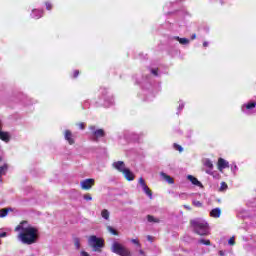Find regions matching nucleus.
I'll return each instance as SVG.
<instances>
[{"instance_id": "obj_1", "label": "nucleus", "mask_w": 256, "mask_h": 256, "mask_svg": "<svg viewBox=\"0 0 256 256\" xmlns=\"http://www.w3.org/2000/svg\"><path fill=\"white\" fill-rule=\"evenodd\" d=\"M15 231L19 232L17 239L23 245H34L39 240V228L29 224L27 221L20 222V225L16 226Z\"/></svg>"}, {"instance_id": "obj_2", "label": "nucleus", "mask_w": 256, "mask_h": 256, "mask_svg": "<svg viewBox=\"0 0 256 256\" xmlns=\"http://www.w3.org/2000/svg\"><path fill=\"white\" fill-rule=\"evenodd\" d=\"M191 225L197 233V235H209V225L207 222L203 219H194L191 221Z\"/></svg>"}, {"instance_id": "obj_3", "label": "nucleus", "mask_w": 256, "mask_h": 256, "mask_svg": "<svg viewBox=\"0 0 256 256\" xmlns=\"http://www.w3.org/2000/svg\"><path fill=\"white\" fill-rule=\"evenodd\" d=\"M88 245L93 248V251H101L105 247V242L102 238L92 235L88 238Z\"/></svg>"}, {"instance_id": "obj_4", "label": "nucleus", "mask_w": 256, "mask_h": 256, "mask_svg": "<svg viewBox=\"0 0 256 256\" xmlns=\"http://www.w3.org/2000/svg\"><path fill=\"white\" fill-rule=\"evenodd\" d=\"M112 253L120 256H131V251L127 249V247L123 246V244L119 242H113L111 246Z\"/></svg>"}, {"instance_id": "obj_5", "label": "nucleus", "mask_w": 256, "mask_h": 256, "mask_svg": "<svg viewBox=\"0 0 256 256\" xmlns=\"http://www.w3.org/2000/svg\"><path fill=\"white\" fill-rule=\"evenodd\" d=\"M94 185H95V179L93 178H88L80 182V187L84 191H89V189H91Z\"/></svg>"}, {"instance_id": "obj_6", "label": "nucleus", "mask_w": 256, "mask_h": 256, "mask_svg": "<svg viewBox=\"0 0 256 256\" xmlns=\"http://www.w3.org/2000/svg\"><path fill=\"white\" fill-rule=\"evenodd\" d=\"M112 166L120 173H124L128 169L127 167H125V162L123 161L114 162Z\"/></svg>"}, {"instance_id": "obj_7", "label": "nucleus", "mask_w": 256, "mask_h": 256, "mask_svg": "<svg viewBox=\"0 0 256 256\" xmlns=\"http://www.w3.org/2000/svg\"><path fill=\"white\" fill-rule=\"evenodd\" d=\"M89 129H90V131H92V133H93L94 137H96V139L105 137V131L103 129L95 130V126H90Z\"/></svg>"}, {"instance_id": "obj_8", "label": "nucleus", "mask_w": 256, "mask_h": 256, "mask_svg": "<svg viewBox=\"0 0 256 256\" xmlns=\"http://www.w3.org/2000/svg\"><path fill=\"white\" fill-rule=\"evenodd\" d=\"M3 128V124H0V139L2 141H5V143H9L11 136L9 135V132H3L1 129Z\"/></svg>"}, {"instance_id": "obj_9", "label": "nucleus", "mask_w": 256, "mask_h": 256, "mask_svg": "<svg viewBox=\"0 0 256 256\" xmlns=\"http://www.w3.org/2000/svg\"><path fill=\"white\" fill-rule=\"evenodd\" d=\"M65 140L68 141L69 145H73L75 140L73 139V133L70 130H65L64 132Z\"/></svg>"}, {"instance_id": "obj_10", "label": "nucleus", "mask_w": 256, "mask_h": 256, "mask_svg": "<svg viewBox=\"0 0 256 256\" xmlns=\"http://www.w3.org/2000/svg\"><path fill=\"white\" fill-rule=\"evenodd\" d=\"M227 168H229V162H227L223 158H219V160H218V169H219V171H223V169H227Z\"/></svg>"}, {"instance_id": "obj_11", "label": "nucleus", "mask_w": 256, "mask_h": 256, "mask_svg": "<svg viewBox=\"0 0 256 256\" xmlns=\"http://www.w3.org/2000/svg\"><path fill=\"white\" fill-rule=\"evenodd\" d=\"M125 179H127V181H133L135 179V174H133V172H131V170H129V168H127L125 170V172H122Z\"/></svg>"}, {"instance_id": "obj_12", "label": "nucleus", "mask_w": 256, "mask_h": 256, "mask_svg": "<svg viewBox=\"0 0 256 256\" xmlns=\"http://www.w3.org/2000/svg\"><path fill=\"white\" fill-rule=\"evenodd\" d=\"M210 217L214 219H219L221 217V208H214L210 211Z\"/></svg>"}, {"instance_id": "obj_13", "label": "nucleus", "mask_w": 256, "mask_h": 256, "mask_svg": "<svg viewBox=\"0 0 256 256\" xmlns=\"http://www.w3.org/2000/svg\"><path fill=\"white\" fill-rule=\"evenodd\" d=\"M31 17L32 19H41L43 17V11L34 9L32 10Z\"/></svg>"}, {"instance_id": "obj_14", "label": "nucleus", "mask_w": 256, "mask_h": 256, "mask_svg": "<svg viewBox=\"0 0 256 256\" xmlns=\"http://www.w3.org/2000/svg\"><path fill=\"white\" fill-rule=\"evenodd\" d=\"M160 176L162 177V179H164L166 183H169V185H173V183H175L171 176L167 175L165 172H161Z\"/></svg>"}, {"instance_id": "obj_15", "label": "nucleus", "mask_w": 256, "mask_h": 256, "mask_svg": "<svg viewBox=\"0 0 256 256\" xmlns=\"http://www.w3.org/2000/svg\"><path fill=\"white\" fill-rule=\"evenodd\" d=\"M187 179L190 180V182L192 183V185H196L197 187H203V185L199 182V180L197 178H195V176L193 175H188Z\"/></svg>"}, {"instance_id": "obj_16", "label": "nucleus", "mask_w": 256, "mask_h": 256, "mask_svg": "<svg viewBox=\"0 0 256 256\" xmlns=\"http://www.w3.org/2000/svg\"><path fill=\"white\" fill-rule=\"evenodd\" d=\"M204 165L208 168V170H206V173H208V175H211V171H213V162H211V160L209 159H206L204 161Z\"/></svg>"}, {"instance_id": "obj_17", "label": "nucleus", "mask_w": 256, "mask_h": 256, "mask_svg": "<svg viewBox=\"0 0 256 256\" xmlns=\"http://www.w3.org/2000/svg\"><path fill=\"white\" fill-rule=\"evenodd\" d=\"M255 107H256V103L255 102H250V103L245 104V105L242 106V111H243V113H245V108L246 109H255Z\"/></svg>"}, {"instance_id": "obj_18", "label": "nucleus", "mask_w": 256, "mask_h": 256, "mask_svg": "<svg viewBox=\"0 0 256 256\" xmlns=\"http://www.w3.org/2000/svg\"><path fill=\"white\" fill-rule=\"evenodd\" d=\"M110 215H111V213H110L109 210H107V209H103V210L101 211V217H102L103 219H105L106 221H109Z\"/></svg>"}, {"instance_id": "obj_19", "label": "nucleus", "mask_w": 256, "mask_h": 256, "mask_svg": "<svg viewBox=\"0 0 256 256\" xmlns=\"http://www.w3.org/2000/svg\"><path fill=\"white\" fill-rule=\"evenodd\" d=\"M144 193H146L149 199H153V193L150 191L149 186H142Z\"/></svg>"}, {"instance_id": "obj_20", "label": "nucleus", "mask_w": 256, "mask_h": 256, "mask_svg": "<svg viewBox=\"0 0 256 256\" xmlns=\"http://www.w3.org/2000/svg\"><path fill=\"white\" fill-rule=\"evenodd\" d=\"M198 245H211V241L209 239L201 238L198 240Z\"/></svg>"}, {"instance_id": "obj_21", "label": "nucleus", "mask_w": 256, "mask_h": 256, "mask_svg": "<svg viewBox=\"0 0 256 256\" xmlns=\"http://www.w3.org/2000/svg\"><path fill=\"white\" fill-rule=\"evenodd\" d=\"M9 169V166L7 164H4L0 167V177L2 175H5V173H7V170Z\"/></svg>"}, {"instance_id": "obj_22", "label": "nucleus", "mask_w": 256, "mask_h": 256, "mask_svg": "<svg viewBox=\"0 0 256 256\" xmlns=\"http://www.w3.org/2000/svg\"><path fill=\"white\" fill-rule=\"evenodd\" d=\"M147 221H148L149 223H159V222H160V220H159L158 218H155V217L152 216V215H148V216H147Z\"/></svg>"}, {"instance_id": "obj_23", "label": "nucleus", "mask_w": 256, "mask_h": 256, "mask_svg": "<svg viewBox=\"0 0 256 256\" xmlns=\"http://www.w3.org/2000/svg\"><path fill=\"white\" fill-rule=\"evenodd\" d=\"M177 41H179V43L181 45H189V39L187 38H180V37H176Z\"/></svg>"}, {"instance_id": "obj_24", "label": "nucleus", "mask_w": 256, "mask_h": 256, "mask_svg": "<svg viewBox=\"0 0 256 256\" xmlns=\"http://www.w3.org/2000/svg\"><path fill=\"white\" fill-rule=\"evenodd\" d=\"M9 214V209L5 208V209H1L0 210V217H7V215Z\"/></svg>"}, {"instance_id": "obj_25", "label": "nucleus", "mask_w": 256, "mask_h": 256, "mask_svg": "<svg viewBox=\"0 0 256 256\" xmlns=\"http://www.w3.org/2000/svg\"><path fill=\"white\" fill-rule=\"evenodd\" d=\"M74 245L77 250L81 249V240L79 238H74Z\"/></svg>"}, {"instance_id": "obj_26", "label": "nucleus", "mask_w": 256, "mask_h": 256, "mask_svg": "<svg viewBox=\"0 0 256 256\" xmlns=\"http://www.w3.org/2000/svg\"><path fill=\"white\" fill-rule=\"evenodd\" d=\"M107 231H109V233H111L112 235H118L117 230H115L111 226H107Z\"/></svg>"}, {"instance_id": "obj_27", "label": "nucleus", "mask_w": 256, "mask_h": 256, "mask_svg": "<svg viewBox=\"0 0 256 256\" xmlns=\"http://www.w3.org/2000/svg\"><path fill=\"white\" fill-rule=\"evenodd\" d=\"M192 205H194V207H203V203L197 200H193Z\"/></svg>"}, {"instance_id": "obj_28", "label": "nucleus", "mask_w": 256, "mask_h": 256, "mask_svg": "<svg viewBox=\"0 0 256 256\" xmlns=\"http://www.w3.org/2000/svg\"><path fill=\"white\" fill-rule=\"evenodd\" d=\"M83 199H85V201H93V196H91V194H85Z\"/></svg>"}, {"instance_id": "obj_29", "label": "nucleus", "mask_w": 256, "mask_h": 256, "mask_svg": "<svg viewBox=\"0 0 256 256\" xmlns=\"http://www.w3.org/2000/svg\"><path fill=\"white\" fill-rule=\"evenodd\" d=\"M131 243H133L134 245H137V247H139V249H141V243L137 239H132Z\"/></svg>"}, {"instance_id": "obj_30", "label": "nucleus", "mask_w": 256, "mask_h": 256, "mask_svg": "<svg viewBox=\"0 0 256 256\" xmlns=\"http://www.w3.org/2000/svg\"><path fill=\"white\" fill-rule=\"evenodd\" d=\"M226 189H227V183L222 182L219 190L220 191H226Z\"/></svg>"}, {"instance_id": "obj_31", "label": "nucleus", "mask_w": 256, "mask_h": 256, "mask_svg": "<svg viewBox=\"0 0 256 256\" xmlns=\"http://www.w3.org/2000/svg\"><path fill=\"white\" fill-rule=\"evenodd\" d=\"M174 148L177 149V151H179L180 153L183 151V147H181V145L174 144Z\"/></svg>"}, {"instance_id": "obj_32", "label": "nucleus", "mask_w": 256, "mask_h": 256, "mask_svg": "<svg viewBox=\"0 0 256 256\" xmlns=\"http://www.w3.org/2000/svg\"><path fill=\"white\" fill-rule=\"evenodd\" d=\"M139 184L141 185V187H145L147 184L145 183V180L143 178L139 179Z\"/></svg>"}, {"instance_id": "obj_33", "label": "nucleus", "mask_w": 256, "mask_h": 256, "mask_svg": "<svg viewBox=\"0 0 256 256\" xmlns=\"http://www.w3.org/2000/svg\"><path fill=\"white\" fill-rule=\"evenodd\" d=\"M228 244H230V245H235V238H234V237L230 238V239L228 240Z\"/></svg>"}, {"instance_id": "obj_34", "label": "nucleus", "mask_w": 256, "mask_h": 256, "mask_svg": "<svg viewBox=\"0 0 256 256\" xmlns=\"http://www.w3.org/2000/svg\"><path fill=\"white\" fill-rule=\"evenodd\" d=\"M51 3H49V2H47L46 3V9L48 10V11H51Z\"/></svg>"}, {"instance_id": "obj_35", "label": "nucleus", "mask_w": 256, "mask_h": 256, "mask_svg": "<svg viewBox=\"0 0 256 256\" xmlns=\"http://www.w3.org/2000/svg\"><path fill=\"white\" fill-rule=\"evenodd\" d=\"M158 69H152L151 73L152 75H155L157 77L158 73H157Z\"/></svg>"}, {"instance_id": "obj_36", "label": "nucleus", "mask_w": 256, "mask_h": 256, "mask_svg": "<svg viewBox=\"0 0 256 256\" xmlns=\"http://www.w3.org/2000/svg\"><path fill=\"white\" fill-rule=\"evenodd\" d=\"M80 255H81V256H91V255H89V253H87L86 251H81Z\"/></svg>"}, {"instance_id": "obj_37", "label": "nucleus", "mask_w": 256, "mask_h": 256, "mask_svg": "<svg viewBox=\"0 0 256 256\" xmlns=\"http://www.w3.org/2000/svg\"><path fill=\"white\" fill-rule=\"evenodd\" d=\"M78 127L83 130V129H85V124L84 123H79Z\"/></svg>"}, {"instance_id": "obj_38", "label": "nucleus", "mask_w": 256, "mask_h": 256, "mask_svg": "<svg viewBox=\"0 0 256 256\" xmlns=\"http://www.w3.org/2000/svg\"><path fill=\"white\" fill-rule=\"evenodd\" d=\"M77 77H79V70L74 71V78H77Z\"/></svg>"}, {"instance_id": "obj_39", "label": "nucleus", "mask_w": 256, "mask_h": 256, "mask_svg": "<svg viewBox=\"0 0 256 256\" xmlns=\"http://www.w3.org/2000/svg\"><path fill=\"white\" fill-rule=\"evenodd\" d=\"M183 107H185V104L181 103L178 107L179 111L183 110Z\"/></svg>"}, {"instance_id": "obj_40", "label": "nucleus", "mask_w": 256, "mask_h": 256, "mask_svg": "<svg viewBox=\"0 0 256 256\" xmlns=\"http://www.w3.org/2000/svg\"><path fill=\"white\" fill-rule=\"evenodd\" d=\"M0 237H7V232H0Z\"/></svg>"}, {"instance_id": "obj_41", "label": "nucleus", "mask_w": 256, "mask_h": 256, "mask_svg": "<svg viewBox=\"0 0 256 256\" xmlns=\"http://www.w3.org/2000/svg\"><path fill=\"white\" fill-rule=\"evenodd\" d=\"M184 209H187V211H191V206H189V205H184Z\"/></svg>"}, {"instance_id": "obj_42", "label": "nucleus", "mask_w": 256, "mask_h": 256, "mask_svg": "<svg viewBox=\"0 0 256 256\" xmlns=\"http://www.w3.org/2000/svg\"><path fill=\"white\" fill-rule=\"evenodd\" d=\"M147 240L150 241V242H152V241H153V237L150 236V235H148V236H147Z\"/></svg>"}, {"instance_id": "obj_43", "label": "nucleus", "mask_w": 256, "mask_h": 256, "mask_svg": "<svg viewBox=\"0 0 256 256\" xmlns=\"http://www.w3.org/2000/svg\"><path fill=\"white\" fill-rule=\"evenodd\" d=\"M219 255H220V256H225V253H224L222 250H220V251H219Z\"/></svg>"}, {"instance_id": "obj_44", "label": "nucleus", "mask_w": 256, "mask_h": 256, "mask_svg": "<svg viewBox=\"0 0 256 256\" xmlns=\"http://www.w3.org/2000/svg\"><path fill=\"white\" fill-rule=\"evenodd\" d=\"M209 45V42H204L203 47H207Z\"/></svg>"}, {"instance_id": "obj_45", "label": "nucleus", "mask_w": 256, "mask_h": 256, "mask_svg": "<svg viewBox=\"0 0 256 256\" xmlns=\"http://www.w3.org/2000/svg\"><path fill=\"white\" fill-rule=\"evenodd\" d=\"M140 255H145V252L143 250H139Z\"/></svg>"}, {"instance_id": "obj_46", "label": "nucleus", "mask_w": 256, "mask_h": 256, "mask_svg": "<svg viewBox=\"0 0 256 256\" xmlns=\"http://www.w3.org/2000/svg\"><path fill=\"white\" fill-rule=\"evenodd\" d=\"M191 39H197V35L196 34H193Z\"/></svg>"}, {"instance_id": "obj_47", "label": "nucleus", "mask_w": 256, "mask_h": 256, "mask_svg": "<svg viewBox=\"0 0 256 256\" xmlns=\"http://www.w3.org/2000/svg\"><path fill=\"white\" fill-rule=\"evenodd\" d=\"M3 161V156H0V162Z\"/></svg>"}, {"instance_id": "obj_48", "label": "nucleus", "mask_w": 256, "mask_h": 256, "mask_svg": "<svg viewBox=\"0 0 256 256\" xmlns=\"http://www.w3.org/2000/svg\"><path fill=\"white\" fill-rule=\"evenodd\" d=\"M186 195H187V194L183 193V194H182V197H185Z\"/></svg>"}, {"instance_id": "obj_49", "label": "nucleus", "mask_w": 256, "mask_h": 256, "mask_svg": "<svg viewBox=\"0 0 256 256\" xmlns=\"http://www.w3.org/2000/svg\"><path fill=\"white\" fill-rule=\"evenodd\" d=\"M0 125H1V121H0Z\"/></svg>"}]
</instances>
